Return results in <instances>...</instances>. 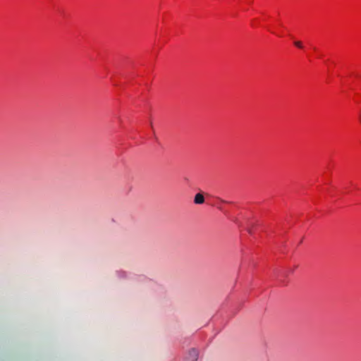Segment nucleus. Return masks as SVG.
Wrapping results in <instances>:
<instances>
[{"label":"nucleus","instance_id":"f03ea898","mask_svg":"<svg viewBox=\"0 0 361 361\" xmlns=\"http://www.w3.org/2000/svg\"><path fill=\"white\" fill-rule=\"evenodd\" d=\"M204 201V196L200 194V193H197L195 196V199H194V202L195 204H202Z\"/></svg>","mask_w":361,"mask_h":361},{"label":"nucleus","instance_id":"7ed1b4c3","mask_svg":"<svg viewBox=\"0 0 361 361\" xmlns=\"http://www.w3.org/2000/svg\"><path fill=\"white\" fill-rule=\"evenodd\" d=\"M294 44L298 48H302V43L300 41H296V42H294Z\"/></svg>","mask_w":361,"mask_h":361},{"label":"nucleus","instance_id":"20e7f679","mask_svg":"<svg viewBox=\"0 0 361 361\" xmlns=\"http://www.w3.org/2000/svg\"><path fill=\"white\" fill-rule=\"evenodd\" d=\"M358 118H359V121H360V124H361V109H360V112H359Z\"/></svg>","mask_w":361,"mask_h":361},{"label":"nucleus","instance_id":"f257e3e1","mask_svg":"<svg viewBox=\"0 0 361 361\" xmlns=\"http://www.w3.org/2000/svg\"><path fill=\"white\" fill-rule=\"evenodd\" d=\"M198 355V351L195 348H192L191 350H189L185 361H197Z\"/></svg>","mask_w":361,"mask_h":361}]
</instances>
